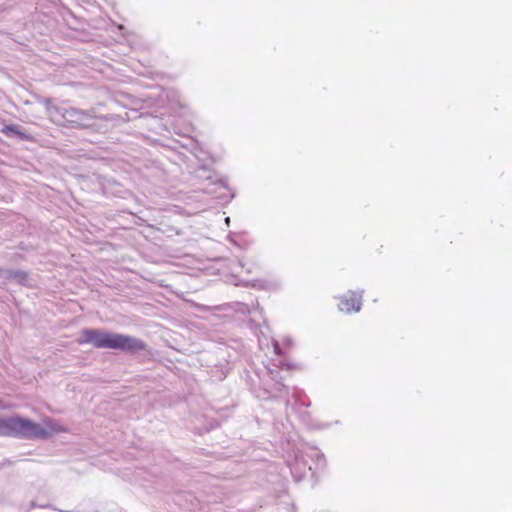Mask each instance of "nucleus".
I'll return each mask as SVG.
<instances>
[{"label":"nucleus","instance_id":"nucleus-1","mask_svg":"<svg viewBox=\"0 0 512 512\" xmlns=\"http://www.w3.org/2000/svg\"><path fill=\"white\" fill-rule=\"evenodd\" d=\"M77 343L79 345L91 344L98 349H114L132 353L146 349V344L138 338L97 329H83Z\"/></svg>","mask_w":512,"mask_h":512},{"label":"nucleus","instance_id":"nucleus-2","mask_svg":"<svg viewBox=\"0 0 512 512\" xmlns=\"http://www.w3.org/2000/svg\"><path fill=\"white\" fill-rule=\"evenodd\" d=\"M64 429L51 419H45L43 425L21 417H9L0 420V434L22 438H48Z\"/></svg>","mask_w":512,"mask_h":512},{"label":"nucleus","instance_id":"nucleus-3","mask_svg":"<svg viewBox=\"0 0 512 512\" xmlns=\"http://www.w3.org/2000/svg\"><path fill=\"white\" fill-rule=\"evenodd\" d=\"M362 296L356 292H348L339 297L338 308L341 312L352 313L358 312L362 305Z\"/></svg>","mask_w":512,"mask_h":512},{"label":"nucleus","instance_id":"nucleus-4","mask_svg":"<svg viewBox=\"0 0 512 512\" xmlns=\"http://www.w3.org/2000/svg\"><path fill=\"white\" fill-rule=\"evenodd\" d=\"M66 113L70 117V119H67L69 127L84 129L91 126L90 121L93 116L89 112L72 108L67 110Z\"/></svg>","mask_w":512,"mask_h":512},{"label":"nucleus","instance_id":"nucleus-5","mask_svg":"<svg viewBox=\"0 0 512 512\" xmlns=\"http://www.w3.org/2000/svg\"><path fill=\"white\" fill-rule=\"evenodd\" d=\"M2 132L9 136L11 134H15L17 135L18 137H20L21 139L23 140H26V141H31L32 140V136L20 131L19 129V126L17 125H6L3 129H2Z\"/></svg>","mask_w":512,"mask_h":512}]
</instances>
